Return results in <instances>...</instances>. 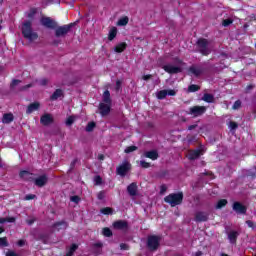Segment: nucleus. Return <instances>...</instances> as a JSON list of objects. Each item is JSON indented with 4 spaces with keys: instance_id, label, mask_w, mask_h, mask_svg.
I'll return each instance as SVG.
<instances>
[{
    "instance_id": "f257e3e1",
    "label": "nucleus",
    "mask_w": 256,
    "mask_h": 256,
    "mask_svg": "<svg viewBox=\"0 0 256 256\" xmlns=\"http://www.w3.org/2000/svg\"><path fill=\"white\" fill-rule=\"evenodd\" d=\"M22 34L30 42L37 41L39 35L37 32H33L31 28V22H25L22 26Z\"/></svg>"
},
{
    "instance_id": "f03ea898",
    "label": "nucleus",
    "mask_w": 256,
    "mask_h": 256,
    "mask_svg": "<svg viewBox=\"0 0 256 256\" xmlns=\"http://www.w3.org/2000/svg\"><path fill=\"white\" fill-rule=\"evenodd\" d=\"M165 203H169L171 207H177V205H181L183 203V194L182 192L169 194L164 198Z\"/></svg>"
},
{
    "instance_id": "7ed1b4c3",
    "label": "nucleus",
    "mask_w": 256,
    "mask_h": 256,
    "mask_svg": "<svg viewBox=\"0 0 256 256\" xmlns=\"http://www.w3.org/2000/svg\"><path fill=\"white\" fill-rule=\"evenodd\" d=\"M198 49L202 55H209L211 53V49H213V45L207 39H199L197 41Z\"/></svg>"
},
{
    "instance_id": "20e7f679",
    "label": "nucleus",
    "mask_w": 256,
    "mask_h": 256,
    "mask_svg": "<svg viewBox=\"0 0 256 256\" xmlns=\"http://www.w3.org/2000/svg\"><path fill=\"white\" fill-rule=\"evenodd\" d=\"M159 243H161V237L152 235L148 237L147 247L150 251H157Z\"/></svg>"
},
{
    "instance_id": "39448f33",
    "label": "nucleus",
    "mask_w": 256,
    "mask_h": 256,
    "mask_svg": "<svg viewBox=\"0 0 256 256\" xmlns=\"http://www.w3.org/2000/svg\"><path fill=\"white\" fill-rule=\"evenodd\" d=\"M129 171H131V163H129V161H124L116 169V172L118 175H120V177H125Z\"/></svg>"
},
{
    "instance_id": "423d86ee",
    "label": "nucleus",
    "mask_w": 256,
    "mask_h": 256,
    "mask_svg": "<svg viewBox=\"0 0 256 256\" xmlns=\"http://www.w3.org/2000/svg\"><path fill=\"white\" fill-rule=\"evenodd\" d=\"M71 27H73V24H67V25H63L56 28L55 30L56 37H65V35H67L69 31H71Z\"/></svg>"
},
{
    "instance_id": "0eeeda50",
    "label": "nucleus",
    "mask_w": 256,
    "mask_h": 256,
    "mask_svg": "<svg viewBox=\"0 0 256 256\" xmlns=\"http://www.w3.org/2000/svg\"><path fill=\"white\" fill-rule=\"evenodd\" d=\"M207 111V108L205 106H194L190 108V115H193L194 117H199L200 115H203Z\"/></svg>"
},
{
    "instance_id": "6e6552de",
    "label": "nucleus",
    "mask_w": 256,
    "mask_h": 256,
    "mask_svg": "<svg viewBox=\"0 0 256 256\" xmlns=\"http://www.w3.org/2000/svg\"><path fill=\"white\" fill-rule=\"evenodd\" d=\"M203 153H205V150L203 148H200L197 150H190L187 153V157L190 160L199 159V157H201V155H203Z\"/></svg>"
},
{
    "instance_id": "1a4fd4ad",
    "label": "nucleus",
    "mask_w": 256,
    "mask_h": 256,
    "mask_svg": "<svg viewBox=\"0 0 256 256\" xmlns=\"http://www.w3.org/2000/svg\"><path fill=\"white\" fill-rule=\"evenodd\" d=\"M162 69H164L166 73H170V74L181 73V67L175 66L173 64H166L162 66Z\"/></svg>"
},
{
    "instance_id": "9d476101",
    "label": "nucleus",
    "mask_w": 256,
    "mask_h": 256,
    "mask_svg": "<svg viewBox=\"0 0 256 256\" xmlns=\"http://www.w3.org/2000/svg\"><path fill=\"white\" fill-rule=\"evenodd\" d=\"M40 23L44 27H47V29H55L57 27V24L49 17L42 18Z\"/></svg>"
},
{
    "instance_id": "9b49d317",
    "label": "nucleus",
    "mask_w": 256,
    "mask_h": 256,
    "mask_svg": "<svg viewBox=\"0 0 256 256\" xmlns=\"http://www.w3.org/2000/svg\"><path fill=\"white\" fill-rule=\"evenodd\" d=\"M33 181L36 187H45V185H47V181H49V178H47V175H41L36 179L34 178Z\"/></svg>"
},
{
    "instance_id": "f8f14e48",
    "label": "nucleus",
    "mask_w": 256,
    "mask_h": 256,
    "mask_svg": "<svg viewBox=\"0 0 256 256\" xmlns=\"http://www.w3.org/2000/svg\"><path fill=\"white\" fill-rule=\"evenodd\" d=\"M233 211H235L239 215H245L247 213V208H245V206H243V204H241L239 202H235L233 204Z\"/></svg>"
},
{
    "instance_id": "ddd939ff",
    "label": "nucleus",
    "mask_w": 256,
    "mask_h": 256,
    "mask_svg": "<svg viewBox=\"0 0 256 256\" xmlns=\"http://www.w3.org/2000/svg\"><path fill=\"white\" fill-rule=\"evenodd\" d=\"M99 109L102 117H105V115H109L111 112V104L100 103Z\"/></svg>"
},
{
    "instance_id": "4468645a",
    "label": "nucleus",
    "mask_w": 256,
    "mask_h": 256,
    "mask_svg": "<svg viewBox=\"0 0 256 256\" xmlns=\"http://www.w3.org/2000/svg\"><path fill=\"white\" fill-rule=\"evenodd\" d=\"M143 157L151 159L152 161H157V159H159V153L156 150L146 151L143 153Z\"/></svg>"
},
{
    "instance_id": "2eb2a0df",
    "label": "nucleus",
    "mask_w": 256,
    "mask_h": 256,
    "mask_svg": "<svg viewBox=\"0 0 256 256\" xmlns=\"http://www.w3.org/2000/svg\"><path fill=\"white\" fill-rule=\"evenodd\" d=\"M203 73V68L199 66H192L189 68V74L194 75V77H199Z\"/></svg>"
},
{
    "instance_id": "dca6fc26",
    "label": "nucleus",
    "mask_w": 256,
    "mask_h": 256,
    "mask_svg": "<svg viewBox=\"0 0 256 256\" xmlns=\"http://www.w3.org/2000/svg\"><path fill=\"white\" fill-rule=\"evenodd\" d=\"M42 125H51L53 123V116L51 114H45L40 118Z\"/></svg>"
},
{
    "instance_id": "f3484780",
    "label": "nucleus",
    "mask_w": 256,
    "mask_h": 256,
    "mask_svg": "<svg viewBox=\"0 0 256 256\" xmlns=\"http://www.w3.org/2000/svg\"><path fill=\"white\" fill-rule=\"evenodd\" d=\"M41 107V104L39 102H34L30 104L26 110V113L28 115H31V113L38 111V109Z\"/></svg>"
},
{
    "instance_id": "a211bd4d",
    "label": "nucleus",
    "mask_w": 256,
    "mask_h": 256,
    "mask_svg": "<svg viewBox=\"0 0 256 256\" xmlns=\"http://www.w3.org/2000/svg\"><path fill=\"white\" fill-rule=\"evenodd\" d=\"M20 178L24 179V181H33L34 180L33 174L30 173L29 171H25V170L20 172Z\"/></svg>"
},
{
    "instance_id": "6ab92c4d",
    "label": "nucleus",
    "mask_w": 256,
    "mask_h": 256,
    "mask_svg": "<svg viewBox=\"0 0 256 256\" xmlns=\"http://www.w3.org/2000/svg\"><path fill=\"white\" fill-rule=\"evenodd\" d=\"M127 191L129 193V195H131V197H135V195H137V184L136 183H131L127 187Z\"/></svg>"
},
{
    "instance_id": "aec40b11",
    "label": "nucleus",
    "mask_w": 256,
    "mask_h": 256,
    "mask_svg": "<svg viewBox=\"0 0 256 256\" xmlns=\"http://www.w3.org/2000/svg\"><path fill=\"white\" fill-rule=\"evenodd\" d=\"M127 49V43L121 42L114 47L115 53H123Z\"/></svg>"
},
{
    "instance_id": "412c9836",
    "label": "nucleus",
    "mask_w": 256,
    "mask_h": 256,
    "mask_svg": "<svg viewBox=\"0 0 256 256\" xmlns=\"http://www.w3.org/2000/svg\"><path fill=\"white\" fill-rule=\"evenodd\" d=\"M128 24H129V18L127 16H122L121 18H119V20L116 23L118 27H126V25Z\"/></svg>"
},
{
    "instance_id": "4be33fe9",
    "label": "nucleus",
    "mask_w": 256,
    "mask_h": 256,
    "mask_svg": "<svg viewBox=\"0 0 256 256\" xmlns=\"http://www.w3.org/2000/svg\"><path fill=\"white\" fill-rule=\"evenodd\" d=\"M101 103H105L106 105H111V93H109V90L104 91L103 99Z\"/></svg>"
},
{
    "instance_id": "5701e85b",
    "label": "nucleus",
    "mask_w": 256,
    "mask_h": 256,
    "mask_svg": "<svg viewBox=\"0 0 256 256\" xmlns=\"http://www.w3.org/2000/svg\"><path fill=\"white\" fill-rule=\"evenodd\" d=\"M14 117L12 113L4 114L2 117V123L8 125L9 123H12Z\"/></svg>"
},
{
    "instance_id": "b1692460",
    "label": "nucleus",
    "mask_w": 256,
    "mask_h": 256,
    "mask_svg": "<svg viewBox=\"0 0 256 256\" xmlns=\"http://www.w3.org/2000/svg\"><path fill=\"white\" fill-rule=\"evenodd\" d=\"M117 37V27L113 26L110 28L109 33H108V41H113Z\"/></svg>"
},
{
    "instance_id": "393cba45",
    "label": "nucleus",
    "mask_w": 256,
    "mask_h": 256,
    "mask_svg": "<svg viewBox=\"0 0 256 256\" xmlns=\"http://www.w3.org/2000/svg\"><path fill=\"white\" fill-rule=\"evenodd\" d=\"M209 219V215L204 212H197L196 213V221H207Z\"/></svg>"
},
{
    "instance_id": "a878e982",
    "label": "nucleus",
    "mask_w": 256,
    "mask_h": 256,
    "mask_svg": "<svg viewBox=\"0 0 256 256\" xmlns=\"http://www.w3.org/2000/svg\"><path fill=\"white\" fill-rule=\"evenodd\" d=\"M237 237H239V233L237 231H231L228 234V239L230 243H235L237 241Z\"/></svg>"
},
{
    "instance_id": "bb28decb",
    "label": "nucleus",
    "mask_w": 256,
    "mask_h": 256,
    "mask_svg": "<svg viewBox=\"0 0 256 256\" xmlns=\"http://www.w3.org/2000/svg\"><path fill=\"white\" fill-rule=\"evenodd\" d=\"M63 96V91L61 89H57L52 96L50 97L51 101H57L59 97Z\"/></svg>"
},
{
    "instance_id": "cd10ccee",
    "label": "nucleus",
    "mask_w": 256,
    "mask_h": 256,
    "mask_svg": "<svg viewBox=\"0 0 256 256\" xmlns=\"http://www.w3.org/2000/svg\"><path fill=\"white\" fill-rule=\"evenodd\" d=\"M115 229H127V222L125 221H117L114 223Z\"/></svg>"
},
{
    "instance_id": "c85d7f7f",
    "label": "nucleus",
    "mask_w": 256,
    "mask_h": 256,
    "mask_svg": "<svg viewBox=\"0 0 256 256\" xmlns=\"http://www.w3.org/2000/svg\"><path fill=\"white\" fill-rule=\"evenodd\" d=\"M66 228H67V222H58L54 225V229H56V231H61Z\"/></svg>"
},
{
    "instance_id": "c756f323",
    "label": "nucleus",
    "mask_w": 256,
    "mask_h": 256,
    "mask_svg": "<svg viewBox=\"0 0 256 256\" xmlns=\"http://www.w3.org/2000/svg\"><path fill=\"white\" fill-rule=\"evenodd\" d=\"M79 246L77 244H72L69 249L67 250L66 256H72L75 251H77Z\"/></svg>"
},
{
    "instance_id": "7c9ffc66",
    "label": "nucleus",
    "mask_w": 256,
    "mask_h": 256,
    "mask_svg": "<svg viewBox=\"0 0 256 256\" xmlns=\"http://www.w3.org/2000/svg\"><path fill=\"white\" fill-rule=\"evenodd\" d=\"M157 99H165L167 97V90H161L156 94Z\"/></svg>"
},
{
    "instance_id": "2f4dec72",
    "label": "nucleus",
    "mask_w": 256,
    "mask_h": 256,
    "mask_svg": "<svg viewBox=\"0 0 256 256\" xmlns=\"http://www.w3.org/2000/svg\"><path fill=\"white\" fill-rule=\"evenodd\" d=\"M100 213H102L103 215H112L113 209H111L110 207L102 208L100 210Z\"/></svg>"
},
{
    "instance_id": "473e14b6",
    "label": "nucleus",
    "mask_w": 256,
    "mask_h": 256,
    "mask_svg": "<svg viewBox=\"0 0 256 256\" xmlns=\"http://www.w3.org/2000/svg\"><path fill=\"white\" fill-rule=\"evenodd\" d=\"M0 223H15V217L0 218Z\"/></svg>"
},
{
    "instance_id": "72a5a7b5",
    "label": "nucleus",
    "mask_w": 256,
    "mask_h": 256,
    "mask_svg": "<svg viewBox=\"0 0 256 256\" xmlns=\"http://www.w3.org/2000/svg\"><path fill=\"white\" fill-rule=\"evenodd\" d=\"M225 205H227V200L222 199L217 202L216 209H223V207H225Z\"/></svg>"
},
{
    "instance_id": "f704fd0d",
    "label": "nucleus",
    "mask_w": 256,
    "mask_h": 256,
    "mask_svg": "<svg viewBox=\"0 0 256 256\" xmlns=\"http://www.w3.org/2000/svg\"><path fill=\"white\" fill-rule=\"evenodd\" d=\"M202 99L206 103H213V95H211V94H204Z\"/></svg>"
},
{
    "instance_id": "c9c22d12",
    "label": "nucleus",
    "mask_w": 256,
    "mask_h": 256,
    "mask_svg": "<svg viewBox=\"0 0 256 256\" xmlns=\"http://www.w3.org/2000/svg\"><path fill=\"white\" fill-rule=\"evenodd\" d=\"M77 119V116H70L66 119V125L71 126L75 123V120Z\"/></svg>"
},
{
    "instance_id": "e433bc0d",
    "label": "nucleus",
    "mask_w": 256,
    "mask_h": 256,
    "mask_svg": "<svg viewBox=\"0 0 256 256\" xmlns=\"http://www.w3.org/2000/svg\"><path fill=\"white\" fill-rule=\"evenodd\" d=\"M95 129V122H90L88 123V125L86 126V131L88 133H91V131H93Z\"/></svg>"
},
{
    "instance_id": "4c0bfd02",
    "label": "nucleus",
    "mask_w": 256,
    "mask_h": 256,
    "mask_svg": "<svg viewBox=\"0 0 256 256\" xmlns=\"http://www.w3.org/2000/svg\"><path fill=\"white\" fill-rule=\"evenodd\" d=\"M188 91L190 93H195V91H199V86L195 85V84H192L188 87Z\"/></svg>"
},
{
    "instance_id": "58836bf2",
    "label": "nucleus",
    "mask_w": 256,
    "mask_h": 256,
    "mask_svg": "<svg viewBox=\"0 0 256 256\" xmlns=\"http://www.w3.org/2000/svg\"><path fill=\"white\" fill-rule=\"evenodd\" d=\"M103 235H104V237H111V235H113V232H111V229H109V228H104Z\"/></svg>"
},
{
    "instance_id": "ea45409f",
    "label": "nucleus",
    "mask_w": 256,
    "mask_h": 256,
    "mask_svg": "<svg viewBox=\"0 0 256 256\" xmlns=\"http://www.w3.org/2000/svg\"><path fill=\"white\" fill-rule=\"evenodd\" d=\"M133 151H137V146H128L124 152L125 153H133Z\"/></svg>"
},
{
    "instance_id": "a19ab883",
    "label": "nucleus",
    "mask_w": 256,
    "mask_h": 256,
    "mask_svg": "<svg viewBox=\"0 0 256 256\" xmlns=\"http://www.w3.org/2000/svg\"><path fill=\"white\" fill-rule=\"evenodd\" d=\"M9 243L7 242V238H0V247H8Z\"/></svg>"
},
{
    "instance_id": "79ce46f5",
    "label": "nucleus",
    "mask_w": 256,
    "mask_h": 256,
    "mask_svg": "<svg viewBox=\"0 0 256 256\" xmlns=\"http://www.w3.org/2000/svg\"><path fill=\"white\" fill-rule=\"evenodd\" d=\"M33 199H37V196L35 194H28L24 197V201H31Z\"/></svg>"
},
{
    "instance_id": "37998d69",
    "label": "nucleus",
    "mask_w": 256,
    "mask_h": 256,
    "mask_svg": "<svg viewBox=\"0 0 256 256\" xmlns=\"http://www.w3.org/2000/svg\"><path fill=\"white\" fill-rule=\"evenodd\" d=\"M140 166L143 167V169H149V167H151V164L148 162H145L144 160H141Z\"/></svg>"
},
{
    "instance_id": "c03bdc74",
    "label": "nucleus",
    "mask_w": 256,
    "mask_h": 256,
    "mask_svg": "<svg viewBox=\"0 0 256 256\" xmlns=\"http://www.w3.org/2000/svg\"><path fill=\"white\" fill-rule=\"evenodd\" d=\"M231 23H233V20L225 19V20H223L222 25H223V27H229V25H231Z\"/></svg>"
},
{
    "instance_id": "a18cd8bd",
    "label": "nucleus",
    "mask_w": 256,
    "mask_h": 256,
    "mask_svg": "<svg viewBox=\"0 0 256 256\" xmlns=\"http://www.w3.org/2000/svg\"><path fill=\"white\" fill-rule=\"evenodd\" d=\"M240 107H241V100H237V101L233 104L232 109L237 110V109H239Z\"/></svg>"
},
{
    "instance_id": "49530a36",
    "label": "nucleus",
    "mask_w": 256,
    "mask_h": 256,
    "mask_svg": "<svg viewBox=\"0 0 256 256\" xmlns=\"http://www.w3.org/2000/svg\"><path fill=\"white\" fill-rule=\"evenodd\" d=\"M237 127H238L237 123H235V122H230L229 123L230 131H235V129H237Z\"/></svg>"
},
{
    "instance_id": "de8ad7c7",
    "label": "nucleus",
    "mask_w": 256,
    "mask_h": 256,
    "mask_svg": "<svg viewBox=\"0 0 256 256\" xmlns=\"http://www.w3.org/2000/svg\"><path fill=\"white\" fill-rule=\"evenodd\" d=\"M94 183H95V185H101V183H102L101 176H95Z\"/></svg>"
},
{
    "instance_id": "09e8293b",
    "label": "nucleus",
    "mask_w": 256,
    "mask_h": 256,
    "mask_svg": "<svg viewBox=\"0 0 256 256\" xmlns=\"http://www.w3.org/2000/svg\"><path fill=\"white\" fill-rule=\"evenodd\" d=\"M167 192V185L163 184L160 186V193L161 195H165V193Z\"/></svg>"
},
{
    "instance_id": "8fccbe9b",
    "label": "nucleus",
    "mask_w": 256,
    "mask_h": 256,
    "mask_svg": "<svg viewBox=\"0 0 256 256\" xmlns=\"http://www.w3.org/2000/svg\"><path fill=\"white\" fill-rule=\"evenodd\" d=\"M35 13H37V10L31 9L30 13H28L29 19H33V17L35 16Z\"/></svg>"
},
{
    "instance_id": "3c124183",
    "label": "nucleus",
    "mask_w": 256,
    "mask_h": 256,
    "mask_svg": "<svg viewBox=\"0 0 256 256\" xmlns=\"http://www.w3.org/2000/svg\"><path fill=\"white\" fill-rule=\"evenodd\" d=\"M167 95L170 97H175L177 95V92L175 90H167Z\"/></svg>"
},
{
    "instance_id": "603ef678",
    "label": "nucleus",
    "mask_w": 256,
    "mask_h": 256,
    "mask_svg": "<svg viewBox=\"0 0 256 256\" xmlns=\"http://www.w3.org/2000/svg\"><path fill=\"white\" fill-rule=\"evenodd\" d=\"M38 83H39V85L45 86V85H47V83H49V81L44 78V79H41Z\"/></svg>"
},
{
    "instance_id": "864d4df0",
    "label": "nucleus",
    "mask_w": 256,
    "mask_h": 256,
    "mask_svg": "<svg viewBox=\"0 0 256 256\" xmlns=\"http://www.w3.org/2000/svg\"><path fill=\"white\" fill-rule=\"evenodd\" d=\"M6 256H19V254H17L15 251H8Z\"/></svg>"
},
{
    "instance_id": "5fc2aeb1",
    "label": "nucleus",
    "mask_w": 256,
    "mask_h": 256,
    "mask_svg": "<svg viewBox=\"0 0 256 256\" xmlns=\"http://www.w3.org/2000/svg\"><path fill=\"white\" fill-rule=\"evenodd\" d=\"M246 225H248V227H250V228L255 227V224L251 220L246 221Z\"/></svg>"
},
{
    "instance_id": "6e6d98bb",
    "label": "nucleus",
    "mask_w": 256,
    "mask_h": 256,
    "mask_svg": "<svg viewBox=\"0 0 256 256\" xmlns=\"http://www.w3.org/2000/svg\"><path fill=\"white\" fill-rule=\"evenodd\" d=\"M71 201H73V203H79V197L73 196V197H71Z\"/></svg>"
},
{
    "instance_id": "4d7b16f0",
    "label": "nucleus",
    "mask_w": 256,
    "mask_h": 256,
    "mask_svg": "<svg viewBox=\"0 0 256 256\" xmlns=\"http://www.w3.org/2000/svg\"><path fill=\"white\" fill-rule=\"evenodd\" d=\"M120 248L125 251L127 249H129V246H127V244H120Z\"/></svg>"
},
{
    "instance_id": "13d9d810",
    "label": "nucleus",
    "mask_w": 256,
    "mask_h": 256,
    "mask_svg": "<svg viewBox=\"0 0 256 256\" xmlns=\"http://www.w3.org/2000/svg\"><path fill=\"white\" fill-rule=\"evenodd\" d=\"M19 83H21V81H19V80H13V81H12V84H11V87H15V85H19Z\"/></svg>"
},
{
    "instance_id": "bf43d9fd",
    "label": "nucleus",
    "mask_w": 256,
    "mask_h": 256,
    "mask_svg": "<svg viewBox=\"0 0 256 256\" xmlns=\"http://www.w3.org/2000/svg\"><path fill=\"white\" fill-rule=\"evenodd\" d=\"M119 89H121V81H117L116 82V91H119Z\"/></svg>"
},
{
    "instance_id": "052dcab7",
    "label": "nucleus",
    "mask_w": 256,
    "mask_h": 256,
    "mask_svg": "<svg viewBox=\"0 0 256 256\" xmlns=\"http://www.w3.org/2000/svg\"><path fill=\"white\" fill-rule=\"evenodd\" d=\"M142 79L144 80V81H149V79H151V75H144L143 77H142Z\"/></svg>"
},
{
    "instance_id": "680f3d73",
    "label": "nucleus",
    "mask_w": 256,
    "mask_h": 256,
    "mask_svg": "<svg viewBox=\"0 0 256 256\" xmlns=\"http://www.w3.org/2000/svg\"><path fill=\"white\" fill-rule=\"evenodd\" d=\"M23 245H25V240H19L18 241V246L23 247Z\"/></svg>"
},
{
    "instance_id": "e2e57ef3",
    "label": "nucleus",
    "mask_w": 256,
    "mask_h": 256,
    "mask_svg": "<svg viewBox=\"0 0 256 256\" xmlns=\"http://www.w3.org/2000/svg\"><path fill=\"white\" fill-rule=\"evenodd\" d=\"M94 247H103V244L101 242H98V243L94 244Z\"/></svg>"
},
{
    "instance_id": "0e129e2a",
    "label": "nucleus",
    "mask_w": 256,
    "mask_h": 256,
    "mask_svg": "<svg viewBox=\"0 0 256 256\" xmlns=\"http://www.w3.org/2000/svg\"><path fill=\"white\" fill-rule=\"evenodd\" d=\"M30 87H33V84H28V85L24 86L23 89H29Z\"/></svg>"
},
{
    "instance_id": "69168bd1",
    "label": "nucleus",
    "mask_w": 256,
    "mask_h": 256,
    "mask_svg": "<svg viewBox=\"0 0 256 256\" xmlns=\"http://www.w3.org/2000/svg\"><path fill=\"white\" fill-rule=\"evenodd\" d=\"M28 225H33L35 223V220H27Z\"/></svg>"
},
{
    "instance_id": "338daca9",
    "label": "nucleus",
    "mask_w": 256,
    "mask_h": 256,
    "mask_svg": "<svg viewBox=\"0 0 256 256\" xmlns=\"http://www.w3.org/2000/svg\"><path fill=\"white\" fill-rule=\"evenodd\" d=\"M99 159H100L101 161H103L104 156H103V155H100V156H99Z\"/></svg>"
},
{
    "instance_id": "774afa93",
    "label": "nucleus",
    "mask_w": 256,
    "mask_h": 256,
    "mask_svg": "<svg viewBox=\"0 0 256 256\" xmlns=\"http://www.w3.org/2000/svg\"><path fill=\"white\" fill-rule=\"evenodd\" d=\"M201 255H202L201 252H197V253H196V256H201Z\"/></svg>"
}]
</instances>
